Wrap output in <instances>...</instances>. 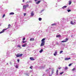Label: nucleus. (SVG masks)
Listing matches in <instances>:
<instances>
[{
  "mask_svg": "<svg viewBox=\"0 0 76 76\" xmlns=\"http://www.w3.org/2000/svg\"><path fill=\"white\" fill-rule=\"evenodd\" d=\"M25 40V37H24L23 39V41H24V40Z\"/></svg>",
  "mask_w": 76,
  "mask_h": 76,
  "instance_id": "obj_33",
  "label": "nucleus"
},
{
  "mask_svg": "<svg viewBox=\"0 0 76 76\" xmlns=\"http://www.w3.org/2000/svg\"><path fill=\"white\" fill-rule=\"evenodd\" d=\"M57 51H56L53 54L54 56H56V55H57Z\"/></svg>",
  "mask_w": 76,
  "mask_h": 76,
  "instance_id": "obj_8",
  "label": "nucleus"
},
{
  "mask_svg": "<svg viewBox=\"0 0 76 76\" xmlns=\"http://www.w3.org/2000/svg\"><path fill=\"white\" fill-rule=\"evenodd\" d=\"M61 37V35H57L56 36V38H58V37Z\"/></svg>",
  "mask_w": 76,
  "mask_h": 76,
  "instance_id": "obj_12",
  "label": "nucleus"
},
{
  "mask_svg": "<svg viewBox=\"0 0 76 76\" xmlns=\"http://www.w3.org/2000/svg\"><path fill=\"white\" fill-rule=\"evenodd\" d=\"M58 70L57 69L56 70V73H57V75H58Z\"/></svg>",
  "mask_w": 76,
  "mask_h": 76,
  "instance_id": "obj_20",
  "label": "nucleus"
},
{
  "mask_svg": "<svg viewBox=\"0 0 76 76\" xmlns=\"http://www.w3.org/2000/svg\"><path fill=\"white\" fill-rule=\"evenodd\" d=\"M65 41H66V42H67V41H68V39L67 38H66L65 39Z\"/></svg>",
  "mask_w": 76,
  "mask_h": 76,
  "instance_id": "obj_27",
  "label": "nucleus"
},
{
  "mask_svg": "<svg viewBox=\"0 0 76 76\" xmlns=\"http://www.w3.org/2000/svg\"><path fill=\"white\" fill-rule=\"evenodd\" d=\"M30 41H34V38H30Z\"/></svg>",
  "mask_w": 76,
  "mask_h": 76,
  "instance_id": "obj_11",
  "label": "nucleus"
},
{
  "mask_svg": "<svg viewBox=\"0 0 76 76\" xmlns=\"http://www.w3.org/2000/svg\"><path fill=\"white\" fill-rule=\"evenodd\" d=\"M23 43H25V42H27V41H23L22 42Z\"/></svg>",
  "mask_w": 76,
  "mask_h": 76,
  "instance_id": "obj_24",
  "label": "nucleus"
},
{
  "mask_svg": "<svg viewBox=\"0 0 76 76\" xmlns=\"http://www.w3.org/2000/svg\"><path fill=\"white\" fill-rule=\"evenodd\" d=\"M72 64H73L72 63L70 64H69V66L70 67V66H72Z\"/></svg>",
  "mask_w": 76,
  "mask_h": 76,
  "instance_id": "obj_22",
  "label": "nucleus"
},
{
  "mask_svg": "<svg viewBox=\"0 0 76 76\" xmlns=\"http://www.w3.org/2000/svg\"><path fill=\"white\" fill-rule=\"evenodd\" d=\"M27 3H28V1Z\"/></svg>",
  "mask_w": 76,
  "mask_h": 76,
  "instance_id": "obj_47",
  "label": "nucleus"
},
{
  "mask_svg": "<svg viewBox=\"0 0 76 76\" xmlns=\"http://www.w3.org/2000/svg\"><path fill=\"white\" fill-rule=\"evenodd\" d=\"M4 16H5V14H4L3 15V16L2 17V18H4Z\"/></svg>",
  "mask_w": 76,
  "mask_h": 76,
  "instance_id": "obj_39",
  "label": "nucleus"
},
{
  "mask_svg": "<svg viewBox=\"0 0 76 76\" xmlns=\"http://www.w3.org/2000/svg\"><path fill=\"white\" fill-rule=\"evenodd\" d=\"M30 60H31L32 61L35 60V59L34 58H33V57H30Z\"/></svg>",
  "mask_w": 76,
  "mask_h": 76,
  "instance_id": "obj_9",
  "label": "nucleus"
},
{
  "mask_svg": "<svg viewBox=\"0 0 76 76\" xmlns=\"http://www.w3.org/2000/svg\"><path fill=\"white\" fill-rule=\"evenodd\" d=\"M14 14H15V13L14 12H11L10 13L9 15H14Z\"/></svg>",
  "mask_w": 76,
  "mask_h": 76,
  "instance_id": "obj_14",
  "label": "nucleus"
},
{
  "mask_svg": "<svg viewBox=\"0 0 76 76\" xmlns=\"http://www.w3.org/2000/svg\"><path fill=\"white\" fill-rule=\"evenodd\" d=\"M70 58H65L64 59L65 60H70Z\"/></svg>",
  "mask_w": 76,
  "mask_h": 76,
  "instance_id": "obj_6",
  "label": "nucleus"
},
{
  "mask_svg": "<svg viewBox=\"0 0 76 76\" xmlns=\"http://www.w3.org/2000/svg\"><path fill=\"white\" fill-rule=\"evenodd\" d=\"M17 61H18V63L19 62V59H18L17 60Z\"/></svg>",
  "mask_w": 76,
  "mask_h": 76,
  "instance_id": "obj_38",
  "label": "nucleus"
},
{
  "mask_svg": "<svg viewBox=\"0 0 76 76\" xmlns=\"http://www.w3.org/2000/svg\"><path fill=\"white\" fill-rule=\"evenodd\" d=\"M24 15L25 16H26V13H23Z\"/></svg>",
  "mask_w": 76,
  "mask_h": 76,
  "instance_id": "obj_32",
  "label": "nucleus"
},
{
  "mask_svg": "<svg viewBox=\"0 0 76 76\" xmlns=\"http://www.w3.org/2000/svg\"><path fill=\"white\" fill-rule=\"evenodd\" d=\"M15 67H16V68H18V65H16V66H15Z\"/></svg>",
  "mask_w": 76,
  "mask_h": 76,
  "instance_id": "obj_34",
  "label": "nucleus"
},
{
  "mask_svg": "<svg viewBox=\"0 0 76 76\" xmlns=\"http://www.w3.org/2000/svg\"><path fill=\"white\" fill-rule=\"evenodd\" d=\"M8 28H7V29H8Z\"/></svg>",
  "mask_w": 76,
  "mask_h": 76,
  "instance_id": "obj_49",
  "label": "nucleus"
},
{
  "mask_svg": "<svg viewBox=\"0 0 76 76\" xmlns=\"http://www.w3.org/2000/svg\"><path fill=\"white\" fill-rule=\"evenodd\" d=\"M7 64H8V63H7Z\"/></svg>",
  "mask_w": 76,
  "mask_h": 76,
  "instance_id": "obj_48",
  "label": "nucleus"
},
{
  "mask_svg": "<svg viewBox=\"0 0 76 76\" xmlns=\"http://www.w3.org/2000/svg\"><path fill=\"white\" fill-rule=\"evenodd\" d=\"M42 43L40 45V47H42L45 45V38L41 40Z\"/></svg>",
  "mask_w": 76,
  "mask_h": 76,
  "instance_id": "obj_1",
  "label": "nucleus"
},
{
  "mask_svg": "<svg viewBox=\"0 0 76 76\" xmlns=\"http://www.w3.org/2000/svg\"><path fill=\"white\" fill-rule=\"evenodd\" d=\"M63 51H61L60 52L59 54H61V53H62Z\"/></svg>",
  "mask_w": 76,
  "mask_h": 76,
  "instance_id": "obj_31",
  "label": "nucleus"
},
{
  "mask_svg": "<svg viewBox=\"0 0 76 76\" xmlns=\"http://www.w3.org/2000/svg\"><path fill=\"white\" fill-rule=\"evenodd\" d=\"M58 69L59 70H60V69H61V67L58 68Z\"/></svg>",
  "mask_w": 76,
  "mask_h": 76,
  "instance_id": "obj_40",
  "label": "nucleus"
},
{
  "mask_svg": "<svg viewBox=\"0 0 76 76\" xmlns=\"http://www.w3.org/2000/svg\"><path fill=\"white\" fill-rule=\"evenodd\" d=\"M11 26V25H10V24H9L8 26V27H10V26Z\"/></svg>",
  "mask_w": 76,
  "mask_h": 76,
  "instance_id": "obj_37",
  "label": "nucleus"
},
{
  "mask_svg": "<svg viewBox=\"0 0 76 76\" xmlns=\"http://www.w3.org/2000/svg\"><path fill=\"white\" fill-rule=\"evenodd\" d=\"M48 70H49L47 69L46 71H48Z\"/></svg>",
  "mask_w": 76,
  "mask_h": 76,
  "instance_id": "obj_44",
  "label": "nucleus"
},
{
  "mask_svg": "<svg viewBox=\"0 0 76 76\" xmlns=\"http://www.w3.org/2000/svg\"><path fill=\"white\" fill-rule=\"evenodd\" d=\"M43 51V49H41V50H40L39 51V52L40 53H41Z\"/></svg>",
  "mask_w": 76,
  "mask_h": 76,
  "instance_id": "obj_16",
  "label": "nucleus"
},
{
  "mask_svg": "<svg viewBox=\"0 0 76 76\" xmlns=\"http://www.w3.org/2000/svg\"><path fill=\"white\" fill-rule=\"evenodd\" d=\"M39 20L40 21H41V20H42V18H39Z\"/></svg>",
  "mask_w": 76,
  "mask_h": 76,
  "instance_id": "obj_25",
  "label": "nucleus"
},
{
  "mask_svg": "<svg viewBox=\"0 0 76 76\" xmlns=\"http://www.w3.org/2000/svg\"><path fill=\"white\" fill-rule=\"evenodd\" d=\"M23 2H25V0H23Z\"/></svg>",
  "mask_w": 76,
  "mask_h": 76,
  "instance_id": "obj_41",
  "label": "nucleus"
},
{
  "mask_svg": "<svg viewBox=\"0 0 76 76\" xmlns=\"http://www.w3.org/2000/svg\"><path fill=\"white\" fill-rule=\"evenodd\" d=\"M32 66H31L30 67V68L31 69H32Z\"/></svg>",
  "mask_w": 76,
  "mask_h": 76,
  "instance_id": "obj_35",
  "label": "nucleus"
},
{
  "mask_svg": "<svg viewBox=\"0 0 76 76\" xmlns=\"http://www.w3.org/2000/svg\"><path fill=\"white\" fill-rule=\"evenodd\" d=\"M25 75L27 76H28L29 75V73H26Z\"/></svg>",
  "mask_w": 76,
  "mask_h": 76,
  "instance_id": "obj_17",
  "label": "nucleus"
},
{
  "mask_svg": "<svg viewBox=\"0 0 76 76\" xmlns=\"http://www.w3.org/2000/svg\"><path fill=\"white\" fill-rule=\"evenodd\" d=\"M72 71H75V68H74L73 69H72Z\"/></svg>",
  "mask_w": 76,
  "mask_h": 76,
  "instance_id": "obj_29",
  "label": "nucleus"
},
{
  "mask_svg": "<svg viewBox=\"0 0 76 76\" xmlns=\"http://www.w3.org/2000/svg\"><path fill=\"white\" fill-rule=\"evenodd\" d=\"M35 1H38V0H34Z\"/></svg>",
  "mask_w": 76,
  "mask_h": 76,
  "instance_id": "obj_42",
  "label": "nucleus"
},
{
  "mask_svg": "<svg viewBox=\"0 0 76 76\" xmlns=\"http://www.w3.org/2000/svg\"><path fill=\"white\" fill-rule=\"evenodd\" d=\"M41 1H39L37 2H36V4H39V3H40V2H41Z\"/></svg>",
  "mask_w": 76,
  "mask_h": 76,
  "instance_id": "obj_10",
  "label": "nucleus"
},
{
  "mask_svg": "<svg viewBox=\"0 0 76 76\" xmlns=\"http://www.w3.org/2000/svg\"><path fill=\"white\" fill-rule=\"evenodd\" d=\"M71 24L72 25H75L76 24L75 22H73L72 21H71Z\"/></svg>",
  "mask_w": 76,
  "mask_h": 76,
  "instance_id": "obj_4",
  "label": "nucleus"
},
{
  "mask_svg": "<svg viewBox=\"0 0 76 76\" xmlns=\"http://www.w3.org/2000/svg\"><path fill=\"white\" fill-rule=\"evenodd\" d=\"M6 29H3V30H2V31L1 32H2L3 33V32H4V31H6Z\"/></svg>",
  "mask_w": 76,
  "mask_h": 76,
  "instance_id": "obj_21",
  "label": "nucleus"
},
{
  "mask_svg": "<svg viewBox=\"0 0 76 76\" xmlns=\"http://www.w3.org/2000/svg\"><path fill=\"white\" fill-rule=\"evenodd\" d=\"M1 33H3V32H0V34H1Z\"/></svg>",
  "mask_w": 76,
  "mask_h": 76,
  "instance_id": "obj_43",
  "label": "nucleus"
},
{
  "mask_svg": "<svg viewBox=\"0 0 76 76\" xmlns=\"http://www.w3.org/2000/svg\"><path fill=\"white\" fill-rule=\"evenodd\" d=\"M17 47H19V48H20V47H21V46H20V45H18Z\"/></svg>",
  "mask_w": 76,
  "mask_h": 76,
  "instance_id": "obj_30",
  "label": "nucleus"
},
{
  "mask_svg": "<svg viewBox=\"0 0 76 76\" xmlns=\"http://www.w3.org/2000/svg\"><path fill=\"white\" fill-rule=\"evenodd\" d=\"M27 45V43H25V44L23 45H22V47H25Z\"/></svg>",
  "mask_w": 76,
  "mask_h": 76,
  "instance_id": "obj_7",
  "label": "nucleus"
},
{
  "mask_svg": "<svg viewBox=\"0 0 76 76\" xmlns=\"http://www.w3.org/2000/svg\"><path fill=\"white\" fill-rule=\"evenodd\" d=\"M67 12H71V10H67Z\"/></svg>",
  "mask_w": 76,
  "mask_h": 76,
  "instance_id": "obj_23",
  "label": "nucleus"
},
{
  "mask_svg": "<svg viewBox=\"0 0 76 76\" xmlns=\"http://www.w3.org/2000/svg\"><path fill=\"white\" fill-rule=\"evenodd\" d=\"M67 7V6H65L64 7H62V8L63 9H64L65 8H66Z\"/></svg>",
  "mask_w": 76,
  "mask_h": 76,
  "instance_id": "obj_13",
  "label": "nucleus"
},
{
  "mask_svg": "<svg viewBox=\"0 0 76 76\" xmlns=\"http://www.w3.org/2000/svg\"><path fill=\"white\" fill-rule=\"evenodd\" d=\"M28 7H29V5L28 4H27L26 5H24L23 6V9H26V8Z\"/></svg>",
  "mask_w": 76,
  "mask_h": 76,
  "instance_id": "obj_3",
  "label": "nucleus"
},
{
  "mask_svg": "<svg viewBox=\"0 0 76 76\" xmlns=\"http://www.w3.org/2000/svg\"><path fill=\"white\" fill-rule=\"evenodd\" d=\"M66 42V41H65V40L61 41V42Z\"/></svg>",
  "mask_w": 76,
  "mask_h": 76,
  "instance_id": "obj_28",
  "label": "nucleus"
},
{
  "mask_svg": "<svg viewBox=\"0 0 76 76\" xmlns=\"http://www.w3.org/2000/svg\"><path fill=\"white\" fill-rule=\"evenodd\" d=\"M31 16H33L34 15V11H32L31 12Z\"/></svg>",
  "mask_w": 76,
  "mask_h": 76,
  "instance_id": "obj_5",
  "label": "nucleus"
},
{
  "mask_svg": "<svg viewBox=\"0 0 76 76\" xmlns=\"http://www.w3.org/2000/svg\"><path fill=\"white\" fill-rule=\"evenodd\" d=\"M49 69H51V68H49Z\"/></svg>",
  "mask_w": 76,
  "mask_h": 76,
  "instance_id": "obj_46",
  "label": "nucleus"
},
{
  "mask_svg": "<svg viewBox=\"0 0 76 76\" xmlns=\"http://www.w3.org/2000/svg\"><path fill=\"white\" fill-rule=\"evenodd\" d=\"M23 56V54H20V53H18L16 55V57H22Z\"/></svg>",
  "mask_w": 76,
  "mask_h": 76,
  "instance_id": "obj_2",
  "label": "nucleus"
},
{
  "mask_svg": "<svg viewBox=\"0 0 76 76\" xmlns=\"http://www.w3.org/2000/svg\"><path fill=\"white\" fill-rule=\"evenodd\" d=\"M44 10H43L41 11V12H42L43 11H44Z\"/></svg>",
  "mask_w": 76,
  "mask_h": 76,
  "instance_id": "obj_45",
  "label": "nucleus"
},
{
  "mask_svg": "<svg viewBox=\"0 0 76 76\" xmlns=\"http://www.w3.org/2000/svg\"><path fill=\"white\" fill-rule=\"evenodd\" d=\"M1 25L0 24V26H1Z\"/></svg>",
  "mask_w": 76,
  "mask_h": 76,
  "instance_id": "obj_50",
  "label": "nucleus"
},
{
  "mask_svg": "<svg viewBox=\"0 0 76 76\" xmlns=\"http://www.w3.org/2000/svg\"><path fill=\"white\" fill-rule=\"evenodd\" d=\"M54 73V69H53L51 71V74H53Z\"/></svg>",
  "mask_w": 76,
  "mask_h": 76,
  "instance_id": "obj_19",
  "label": "nucleus"
},
{
  "mask_svg": "<svg viewBox=\"0 0 76 76\" xmlns=\"http://www.w3.org/2000/svg\"><path fill=\"white\" fill-rule=\"evenodd\" d=\"M69 5L71 4H72V1H69Z\"/></svg>",
  "mask_w": 76,
  "mask_h": 76,
  "instance_id": "obj_15",
  "label": "nucleus"
},
{
  "mask_svg": "<svg viewBox=\"0 0 76 76\" xmlns=\"http://www.w3.org/2000/svg\"><path fill=\"white\" fill-rule=\"evenodd\" d=\"M67 69H68V67L67 66H66L64 68V70H66Z\"/></svg>",
  "mask_w": 76,
  "mask_h": 76,
  "instance_id": "obj_18",
  "label": "nucleus"
},
{
  "mask_svg": "<svg viewBox=\"0 0 76 76\" xmlns=\"http://www.w3.org/2000/svg\"><path fill=\"white\" fill-rule=\"evenodd\" d=\"M63 72H61L60 73V75H62V74H63Z\"/></svg>",
  "mask_w": 76,
  "mask_h": 76,
  "instance_id": "obj_36",
  "label": "nucleus"
},
{
  "mask_svg": "<svg viewBox=\"0 0 76 76\" xmlns=\"http://www.w3.org/2000/svg\"><path fill=\"white\" fill-rule=\"evenodd\" d=\"M56 23L52 24V26H54V25H56Z\"/></svg>",
  "mask_w": 76,
  "mask_h": 76,
  "instance_id": "obj_26",
  "label": "nucleus"
}]
</instances>
